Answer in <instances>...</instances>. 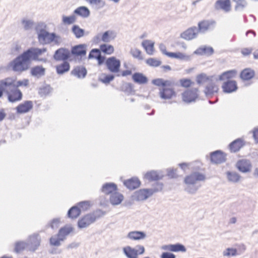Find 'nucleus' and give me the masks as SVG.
I'll use <instances>...</instances> for the list:
<instances>
[{
  "instance_id": "f257e3e1",
  "label": "nucleus",
  "mask_w": 258,
  "mask_h": 258,
  "mask_svg": "<svg viewBox=\"0 0 258 258\" xmlns=\"http://www.w3.org/2000/svg\"><path fill=\"white\" fill-rule=\"evenodd\" d=\"M46 51V48L31 47L17 56L10 62L9 65L15 72H25L30 68L31 61L46 62V58L39 57Z\"/></svg>"
},
{
  "instance_id": "f03ea898",
  "label": "nucleus",
  "mask_w": 258,
  "mask_h": 258,
  "mask_svg": "<svg viewBox=\"0 0 258 258\" xmlns=\"http://www.w3.org/2000/svg\"><path fill=\"white\" fill-rule=\"evenodd\" d=\"M4 93L7 95L8 101L12 103L20 101L23 97L21 90L15 87L12 82H9L5 79L0 80V98Z\"/></svg>"
},
{
  "instance_id": "7ed1b4c3",
  "label": "nucleus",
  "mask_w": 258,
  "mask_h": 258,
  "mask_svg": "<svg viewBox=\"0 0 258 258\" xmlns=\"http://www.w3.org/2000/svg\"><path fill=\"white\" fill-rule=\"evenodd\" d=\"M205 179V174L198 171L192 172L184 178V182L186 184L185 190L189 194H195L201 186L197 184V182L204 181Z\"/></svg>"
},
{
  "instance_id": "20e7f679",
  "label": "nucleus",
  "mask_w": 258,
  "mask_h": 258,
  "mask_svg": "<svg viewBox=\"0 0 258 258\" xmlns=\"http://www.w3.org/2000/svg\"><path fill=\"white\" fill-rule=\"evenodd\" d=\"M106 212L98 209L92 213L86 215L78 222V226L80 228L88 227L90 224L95 222L96 220L105 215Z\"/></svg>"
},
{
  "instance_id": "39448f33",
  "label": "nucleus",
  "mask_w": 258,
  "mask_h": 258,
  "mask_svg": "<svg viewBox=\"0 0 258 258\" xmlns=\"http://www.w3.org/2000/svg\"><path fill=\"white\" fill-rule=\"evenodd\" d=\"M46 25L42 22L38 23L35 27L36 31L38 34V40L40 44H46L50 43L49 41L51 33L45 30Z\"/></svg>"
},
{
  "instance_id": "423d86ee",
  "label": "nucleus",
  "mask_w": 258,
  "mask_h": 258,
  "mask_svg": "<svg viewBox=\"0 0 258 258\" xmlns=\"http://www.w3.org/2000/svg\"><path fill=\"white\" fill-rule=\"evenodd\" d=\"M216 25V22L213 20H204L199 22L197 30L199 33L204 34L209 30H213Z\"/></svg>"
},
{
  "instance_id": "0eeeda50",
  "label": "nucleus",
  "mask_w": 258,
  "mask_h": 258,
  "mask_svg": "<svg viewBox=\"0 0 258 258\" xmlns=\"http://www.w3.org/2000/svg\"><path fill=\"white\" fill-rule=\"evenodd\" d=\"M70 57V51L64 47L59 48L55 50L53 56V59L57 61H66Z\"/></svg>"
},
{
  "instance_id": "6e6552de",
  "label": "nucleus",
  "mask_w": 258,
  "mask_h": 258,
  "mask_svg": "<svg viewBox=\"0 0 258 258\" xmlns=\"http://www.w3.org/2000/svg\"><path fill=\"white\" fill-rule=\"evenodd\" d=\"M120 61L114 56L108 58L105 64L108 70L112 73H117L120 67Z\"/></svg>"
},
{
  "instance_id": "1a4fd4ad",
  "label": "nucleus",
  "mask_w": 258,
  "mask_h": 258,
  "mask_svg": "<svg viewBox=\"0 0 258 258\" xmlns=\"http://www.w3.org/2000/svg\"><path fill=\"white\" fill-rule=\"evenodd\" d=\"M197 88H191L186 90L182 94L183 101L186 103L195 101L199 96Z\"/></svg>"
},
{
  "instance_id": "9d476101",
  "label": "nucleus",
  "mask_w": 258,
  "mask_h": 258,
  "mask_svg": "<svg viewBox=\"0 0 258 258\" xmlns=\"http://www.w3.org/2000/svg\"><path fill=\"white\" fill-rule=\"evenodd\" d=\"M211 162L213 164H219L226 160V154L221 150H217L210 153Z\"/></svg>"
},
{
  "instance_id": "9b49d317",
  "label": "nucleus",
  "mask_w": 258,
  "mask_h": 258,
  "mask_svg": "<svg viewBox=\"0 0 258 258\" xmlns=\"http://www.w3.org/2000/svg\"><path fill=\"white\" fill-rule=\"evenodd\" d=\"M198 34L197 27L196 26H192L182 32L180 35V37L184 40L189 41L196 38L198 36Z\"/></svg>"
},
{
  "instance_id": "f8f14e48",
  "label": "nucleus",
  "mask_w": 258,
  "mask_h": 258,
  "mask_svg": "<svg viewBox=\"0 0 258 258\" xmlns=\"http://www.w3.org/2000/svg\"><path fill=\"white\" fill-rule=\"evenodd\" d=\"M236 167L242 173H248L251 171L252 164L248 159H241L236 162Z\"/></svg>"
},
{
  "instance_id": "ddd939ff",
  "label": "nucleus",
  "mask_w": 258,
  "mask_h": 258,
  "mask_svg": "<svg viewBox=\"0 0 258 258\" xmlns=\"http://www.w3.org/2000/svg\"><path fill=\"white\" fill-rule=\"evenodd\" d=\"M151 196L152 193L150 192L149 188H143L135 191L133 197L135 201H143Z\"/></svg>"
},
{
  "instance_id": "4468645a",
  "label": "nucleus",
  "mask_w": 258,
  "mask_h": 258,
  "mask_svg": "<svg viewBox=\"0 0 258 258\" xmlns=\"http://www.w3.org/2000/svg\"><path fill=\"white\" fill-rule=\"evenodd\" d=\"M40 236L38 234H34L29 236L27 243L28 248L29 250L34 251L40 245Z\"/></svg>"
},
{
  "instance_id": "2eb2a0df",
  "label": "nucleus",
  "mask_w": 258,
  "mask_h": 258,
  "mask_svg": "<svg viewBox=\"0 0 258 258\" xmlns=\"http://www.w3.org/2000/svg\"><path fill=\"white\" fill-rule=\"evenodd\" d=\"M87 45L86 44H80L76 45L72 47L70 51L71 54L75 56H80L81 57L85 56L87 53Z\"/></svg>"
},
{
  "instance_id": "dca6fc26",
  "label": "nucleus",
  "mask_w": 258,
  "mask_h": 258,
  "mask_svg": "<svg viewBox=\"0 0 258 258\" xmlns=\"http://www.w3.org/2000/svg\"><path fill=\"white\" fill-rule=\"evenodd\" d=\"M174 90L171 88L164 87L160 89V97L163 99H170L173 97L176 96Z\"/></svg>"
},
{
  "instance_id": "f3484780",
  "label": "nucleus",
  "mask_w": 258,
  "mask_h": 258,
  "mask_svg": "<svg viewBox=\"0 0 258 258\" xmlns=\"http://www.w3.org/2000/svg\"><path fill=\"white\" fill-rule=\"evenodd\" d=\"M89 59L95 58L98 60V63L99 65L102 64L105 60V57L101 55V52L99 49L93 48L92 49L88 57Z\"/></svg>"
},
{
  "instance_id": "a211bd4d",
  "label": "nucleus",
  "mask_w": 258,
  "mask_h": 258,
  "mask_svg": "<svg viewBox=\"0 0 258 258\" xmlns=\"http://www.w3.org/2000/svg\"><path fill=\"white\" fill-rule=\"evenodd\" d=\"M33 106L32 101H25L23 103L20 104L16 107L17 112L18 113H25L29 112Z\"/></svg>"
},
{
  "instance_id": "6ab92c4d",
  "label": "nucleus",
  "mask_w": 258,
  "mask_h": 258,
  "mask_svg": "<svg viewBox=\"0 0 258 258\" xmlns=\"http://www.w3.org/2000/svg\"><path fill=\"white\" fill-rule=\"evenodd\" d=\"M244 145V141L241 139L238 138L232 142L229 145V149L231 152L236 153L239 151Z\"/></svg>"
},
{
  "instance_id": "aec40b11",
  "label": "nucleus",
  "mask_w": 258,
  "mask_h": 258,
  "mask_svg": "<svg viewBox=\"0 0 258 258\" xmlns=\"http://www.w3.org/2000/svg\"><path fill=\"white\" fill-rule=\"evenodd\" d=\"M214 52V49L211 46L204 45L197 49L194 53L200 55L211 56Z\"/></svg>"
},
{
  "instance_id": "412c9836",
  "label": "nucleus",
  "mask_w": 258,
  "mask_h": 258,
  "mask_svg": "<svg viewBox=\"0 0 258 258\" xmlns=\"http://www.w3.org/2000/svg\"><path fill=\"white\" fill-rule=\"evenodd\" d=\"M222 88L223 92L227 93H230L235 91L237 89L236 81L229 80L224 83Z\"/></svg>"
},
{
  "instance_id": "4be33fe9",
  "label": "nucleus",
  "mask_w": 258,
  "mask_h": 258,
  "mask_svg": "<svg viewBox=\"0 0 258 258\" xmlns=\"http://www.w3.org/2000/svg\"><path fill=\"white\" fill-rule=\"evenodd\" d=\"M214 7L216 10L222 9L228 12L230 9V0H218L216 2Z\"/></svg>"
},
{
  "instance_id": "5701e85b",
  "label": "nucleus",
  "mask_w": 258,
  "mask_h": 258,
  "mask_svg": "<svg viewBox=\"0 0 258 258\" xmlns=\"http://www.w3.org/2000/svg\"><path fill=\"white\" fill-rule=\"evenodd\" d=\"M101 191L106 195H111L117 190V185L112 182L104 184L101 189Z\"/></svg>"
},
{
  "instance_id": "b1692460",
  "label": "nucleus",
  "mask_w": 258,
  "mask_h": 258,
  "mask_svg": "<svg viewBox=\"0 0 258 258\" xmlns=\"http://www.w3.org/2000/svg\"><path fill=\"white\" fill-rule=\"evenodd\" d=\"M32 76L39 78L45 74V69L42 66H36L32 67L30 70Z\"/></svg>"
},
{
  "instance_id": "393cba45",
  "label": "nucleus",
  "mask_w": 258,
  "mask_h": 258,
  "mask_svg": "<svg viewBox=\"0 0 258 258\" xmlns=\"http://www.w3.org/2000/svg\"><path fill=\"white\" fill-rule=\"evenodd\" d=\"M87 74L86 69L82 66H77L75 67L72 71L71 74L78 78L83 79Z\"/></svg>"
},
{
  "instance_id": "a878e982",
  "label": "nucleus",
  "mask_w": 258,
  "mask_h": 258,
  "mask_svg": "<svg viewBox=\"0 0 258 258\" xmlns=\"http://www.w3.org/2000/svg\"><path fill=\"white\" fill-rule=\"evenodd\" d=\"M124 185L130 189H135L140 186L141 182L137 177H132L125 180Z\"/></svg>"
},
{
  "instance_id": "bb28decb",
  "label": "nucleus",
  "mask_w": 258,
  "mask_h": 258,
  "mask_svg": "<svg viewBox=\"0 0 258 258\" xmlns=\"http://www.w3.org/2000/svg\"><path fill=\"white\" fill-rule=\"evenodd\" d=\"M74 14L83 18H87L90 15L89 9L85 6H81L76 9Z\"/></svg>"
},
{
  "instance_id": "cd10ccee",
  "label": "nucleus",
  "mask_w": 258,
  "mask_h": 258,
  "mask_svg": "<svg viewBox=\"0 0 258 258\" xmlns=\"http://www.w3.org/2000/svg\"><path fill=\"white\" fill-rule=\"evenodd\" d=\"M123 200V196L122 194L117 191L114 192L110 196L109 201L112 205H118L121 203Z\"/></svg>"
},
{
  "instance_id": "c85d7f7f",
  "label": "nucleus",
  "mask_w": 258,
  "mask_h": 258,
  "mask_svg": "<svg viewBox=\"0 0 258 258\" xmlns=\"http://www.w3.org/2000/svg\"><path fill=\"white\" fill-rule=\"evenodd\" d=\"M163 175H160L159 173L154 170L147 172L144 176V178L149 181H157L162 178Z\"/></svg>"
},
{
  "instance_id": "c756f323",
  "label": "nucleus",
  "mask_w": 258,
  "mask_h": 258,
  "mask_svg": "<svg viewBox=\"0 0 258 258\" xmlns=\"http://www.w3.org/2000/svg\"><path fill=\"white\" fill-rule=\"evenodd\" d=\"M73 228L71 226L66 225L61 227L57 234V236L60 237L63 240L66 239L67 236L73 231Z\"/></svg>"
},
{
  "instance_id": "7c9ffc66",
  "label": "nucleus",
  "mask_w": 258,
  "mask_h": 258,
  "mask_svg": "<svg viewBox=\"0 0 258 258\" xmlns=\"http://www.w3.org/2000/svg\"><path fill=\"white\" fill-rule=\"evenodd\" d=\"M255 75L254 71L250 68H246L242 70L240 74V78L244 81L249 80Z\"/></svg>"
},
{
  "instance_id": "2f4dec72",
  "label": "nucleus",
  "mask_w": 258,
  "mask_h": 258,
  "mask_svg": "<svg viewBox=\"0 0 258 258\" xmlns=\"http://www.w3.org/2000/svg\"><path fill=\"white\" fill-rule=\"evenodd\" d=\"M133 81L139 84H145L148 82V78L141 73H135L132 76Z\"/></svg>"
},
{
  "instance_id": "473e14b6",
  "label": "nucleus",
  "mask_w": 258,
  "mask_h": 258,
  "mask_svg": "<svg viewBox=\"0 0 258 258\" xmlns=\"http://www.w3.org/2000/svg\"><path fill=\"white\" fill-rule=\"evenodd\" d=\"M226 175L228 181L232 183L238 182L241 178L240 175L235 171H227Z\"/></svg>"
},
{
  "instance_id": "72a5a7b5",
  "label": "nucleus",
  "mask_w": 258,
  "mask_h": 258,
  "mask_svg": "<svg viewBox=\"0 0 258 258\" xmlns=\"http://www.w3.org/2000/svg\"><path fill=\"white\" fill-rule=\"evenodd\" d=\"M142 46L149 55H152L154 52V42L150 40H145L142 43Z\"/></svg>"
},
{
  "instance_id": "f704fd0d",
  "label": "nucleus",
  "mask_w": 258,
  "mask_h": 258,
  "mask_svg": "<svg viewBox=\"0 0 258 258\" xmlns=\"http://www.w3.org/2000/svg\"><path fill=\"white\" fill-rule=\"evenodd\" d=\"M70 69V64L67 61H63L61 63L56 66V71L57 74L62 75L68 72Z\"/></svg>"
},
{
  "instance_id": "c9c22d12",
  "label": "nucleus",
  "mask_w": 258,
  "mask_h": 258,
  "mask_svg": "<svg viewBox=\"0 0 258 258\" xmlns=\"http://www.w3.org/2000/svg\"><path fill=\"white\" fill-rule=\"evenodd\" d=\"M5 79L9 82H12L14 86L17 88L20 86L27 87L29 85V80L27 79H24L23 80H19L18 81L11 77L6 78Z\"/></svg>"
},
{
  "instance_id": "e433bc0d",
  "label": "nucleus",
  "mask_w": 258,
  "mask_h": 258,
  "mask_svg": "<svg viewBox=\"0 0 258 258\" xmlns=\"http://www.w3.org/2000/svg\"><path fill=\"white\" fill-rule=\"evenodd\" d=\"M127 237L133 240H141L144 239L146 237V235L144 232L134 231L130 232Z\"/></svg>"
},
{
  "instance_id": "4c0bfd02",
  "label": "nucleus",
  "mask_w": 258,
  "mask_h": 258,
  "mask_svg": "<svg viewBox=\"0 0 258 258\" xmlns=\"http://www.w3.org/2000/svg\"><path fill=\"white\" fill-rule=\"evenodd\" d=\"M214 76H208L204 73H202L197 76L196 81L198 84H203L206 82L209 83L212 81H213Z\"/></svg>"
},
{
  "instance_id": "58836bf2",
  "label": "nucleus",
  "mask_w": 258,
  "mask_h": 258,
  "mask_svg": "<svg viewBox=\"0 0 258 258\" xmlns=\"http://www.w3.org/2000/svg\"><path fill=\"white\" fill-rule=\"evenodd\" d=\"M218 87L213 83V81L210 82L206 86L205 90V93L207 96L213 95L214 93L217 92Z\"/></svg>"
},
{
  "instance_id": "ea45409f",
  "label": "nucleus",
  "mask_w": 258,
  "mask_h": 258,
  "mask_svg": "<svg viewBox=\"0 0 258 258\" xmlns=\"http://www.w3.org/2000/svg\"><path fill=\"white\" fill-rule=\"evenodd\" d=\"M123 251L127 258H138L137 251L130 246L124 247Z\"/></svg>"
},
{
  "instance_id": "a19ab883",
  "label": "nucleus",
  "mask_w": 258,
  "mask_h": 258,
  "mask_svg": "<svg viewBox=\"0 0 258 258\" xmlns=\"http://www.w3.org/2000/svg\"><path fill=\"white\" fill-rule=\"evenodd\" d=\"M72 32L76 38H80L85 35V30L78 25H74L72 28Z\"/></svg>"
},
{
  "instance_id": "79ce46f5",
  "label": "nucleus",
  "mask_w": 258,
  "mask_h": 258,
  "mask_svg": "<svg viewBox=\"0 0 258 258\" xmlns=\"http://www.w3.org/2000/svg\"><path fill=\"white\" fill-rule=\"evenodd\" d=\"M115 37L114 32L112 31L108 30L102 34L101 40L104 42H109L111 39H113Z\"/></svg>"
},
{
  "instance_id": "37998d69",
  "label": "nucleus",
  "mask_w": 258,
  "mask_h": 258,
  "mask_svg": "<svg viewBox=\"0 0 258 258\" xmlns=\"http://www.w3.org/2000/svg\"><path fill=\"white\" fill-rule=\"evenodd\" d=\"M81 214V210L78 206H73L68 211V216L71 219L77 218Z\"/></svg>"
},
{
  "instance_id": "c03bdc74",
  "label": "nucleus",
  "mask_w": 258,
  "mask_h": 258,
  "mask_svg": "<svg viewBox=\"0 0 258 258\" xmlns=\"http://www.w3.org/2000/svg\"><path fill=\"white\" fill-rule=\"evenodd\" d=\"M237 74L235 70H231L223 73L219 77V80H224L225 79H229L234 78Z\"/></svg>"
},
{
  "instance_id": "a18cd8bd",
  "label": "nucleus",
  "mask_w": 258,
  "mask_h": 258,
  "mask_svg": "<svg viewBox=\"0 0 258 258\" xmlns=\"http://www.w3.org/2000/svg\"><path fill=\"white\" fill-rule=\"evenodd\" d=\"M100 50L107 54H111L114 52V47L111 45L103 44L100 46Z\"/></svg>"
},
{
  "instance_id": "49530a36",
  "label": "nucleus",
  "mask_w": 258,
  "mask_h": 258,
  "mask_svg": "<svg viewBox=\"0 0 258 258\" xmlns=\"http://www.w3.org/2000/svg\"><path fill=\"white\" fill-rule=\"evenodd\" d=\"M25 248H28L27 243L23 241H19L15 243L14 251L17 253H19L23 250Z\"/></svg>"
},
{
  "instance_id": "de8ad7c7",
  "label": "nucleus",
  "mask_w": 258,
  "mask_h": 258,
  "mask_svg": "<svg viewBox=\"0 0 258 258\" xmlns=\"http://www.w3.org/2000/svg\"><path fill=\"white\" fill-rule=\"evenodd\" d=\"M52 89L49 85H46L39 90V94L41 96H46L52 91Z\"/></svg>"
},
{
  "instance_id": "09e8293b",
  "label": "nucleus",
  "mask_w": 258,
  "mask_h": 258,
  "mask_svg": "<svg viewBox=\"0 0 258 258\" xmlns=\"http://www.w3.org/2000/svg\"><path fill=\"white\" fill-rule=\"evenodd\" d=\"M163 187V184L161 182H156L155 185L150 188H149L150 192L152 193V196L155 193L161 191Z\"/></svg>"
},
{
  "instance_id": "8fccbe9b",
  "label": "nucleus",
  "mask_w": 258,
  "mask_h": 258,
  "mask_svg": "<svg viewBox=\"0 0 258 258\" xmlns=\"http://www.w3.org/2000/svg\"><path fill=\"white\" fill-rule=\"evenodd\" d=\"M237 254V249L233 248H227L223 252V255L226 256H233L236 255Z\"/></svg>"
},
{
  "instance_id": "3c124183",
  "label": "nucleus",
  "mask_w": 258,
  "mask_h": 258,
  "mask_svg": "<svg viewBox=\"0 0 258 258\" xmlns=\"http://www.w3.org/2000/svg\"><path fill=\"white\" fill-rule=\"evenodd\" d=\"M22 23L25 30H29L32 29L34 26V22L31 20L23 19Z\"/></svg>"
},
{
  "instance_id": "603ef678",
  "label": "nucleus",
  "mask_w": 258,
  "mask_h": 258,
  "mask_svg": "<svg viewBox=\"0 0 258 258\" xmlns=\"http://www.w3.org/2000/svg\"><path fill=\"white\" fill-rule=\"evenodd\" d=\"M76 21V16L74 15H71L70 16H63L62 17V22L64 24H72L75 23Z\"/></svg>"
},
{
  "instance_id": "864d4df0",
  "label": "nucleus",
  "mask_w": 258,
  "mask_h": 258,
  "mask_svg": "<svg viewBox=\"0 0 258 258\" xmlns=\"http://www.w3.org/2000/svg\"><path fill=\"white\" fill-rule=\"evenodd\" d=\"M60 237L55 236H52L50 238L49 242L50 245L55 246H59L60 245V241H63L62 239H60Z\"/></svg>"
},
{
  "instance_id": "5fc2aeb1",
  "label": "nucleus",
  "mask_w": 258,
  "mask_h": 258,
  "mask_svg": "<svg viewBox=\"0 0 258 258\" xmlns=\"http://www.w3.org/2000/svg\"><path fill=\"white\" fill-rule=\"evenodd\" d=\"M235 2L236 5L235 6V10H243L247 5V3L245 0H232Z\"/></svg>"
},
{
  "instance_id": "6e6d98bb",
  "label": "nucleus",
  "mask_w": 258,
  "mask_h": 258,
  "mask_svg": "<svg viewBox=\"0 0 258 258\" xmlns=\"http://www.w3.org/2000/svg\"><path fill=\"white\" fill-rule=\"evenodd\" d=\"M49 41H50V43L54 42L55 44L59 45L61 42L62 40L60 36L56 35L54 33H51Z\"/></svg>"
},
{
  "instance_id": "4d7b16f0",
  "label": "nucleus",
  "mask_w": 258,
  "mask_h": 258,
  "mask_svg": "<svg viewBox=\"0 0 258 258\" xmlns=\"http://www.w3.org/2000/svg\"><path fill=\"white\" fill-rule=\"evenodd\" d=\"M60 223L59 218H54L52 219L48 224L47 225V227H50L52 229H56L58 227Z\"/></svg>"
},
{
  "instance_id": "13d9d810",
  "label": "nucleus",
  "mask_w": 258,
  "mask_h": 258,
  "mask_svg": "<svg viewBox=\"0 0 258 258\" xmlns=\"http://www.w3.org/2000/svg\"><path fill=\"white\" fill-rule=\"evenodd\" d=\"M132 55L135 58L139 60L143 59V57L141 55V51L137 48H132L130 51Z\"/></svg>"
},
{
  "instance_id": "bf43d9fd",
  "label": "nucleus",
  "mask_w": 258,
  "mask_h": 258,
  "mask_svg": "<svg viewBox=\"0 0 258 258\" xmlns=\"http://www.w3.org/2000/svg\"><path fill=\"white\" fill-rule=\"evenodd\" d=\"M146 63L150 66L157 67L161 64V61L154 58H149L146 60Z\"/></svg>"
},
{
  "instance_id": "052dcab7",
  "label": "nucleus",
  "mask_w": 258,
  "mask_h": 258,
  "mask_svg": "<svg viewBox=\"0 0 258 258\" xmlns=\"http://www.w3.org/2000/svg\"><path fill=\"white\" fill-rule=\"evenodd\" d=\"M186 250V248L182 244L177 243L173 244V252H185Z\"/></svg>"
},
{
  "instance_id": "680f3d73",
  "label": "nucleus",
  "mask_w": 258,
  "mask_h": 258,
  "mask_svg": "<svg viewBox=\"0 0 258 258\" xmlns=\"http://www.w3.org/2000/svg\"><path fill=\"white\" fill-rule=\"evenodd\" d=\"M89 4L99 6L100 8L103 7L105 5V2L103 0H85Z\"/></svg>"
},
{
  "instance_id": "e2e57ef3",
  "label": "nucleus",
  "mask_w": 258,
  "mask_h": 258,
  "mask_svg": "<svg viewBox=\"0 0 258 258\" xmlns=\"http://www.w3.org/2000/svg\"><path fill=\"white\" fill-rule=\"evenodd\" d=\"M78 206L81 211H86L90 207V203L88 201H83L79 203Z\"/></svg>"
},
{
  "instance_id": "0e129e2a",
  "label": "nucleus",
  "mask_w": 258,
  "mask_h": 258,
  "mask_svg": "<svg viewBox=\"0 0 258 258\" xmlns=\"http://www.w3.org/2000/svg\"><path fill=\"white\" fill-rule=\"evenodd\" d=\"M180 85L185 88H188L190 86L191 84V81L188 79H182L179 80Z\"/></svg>"
},
{
  "instance_id": "69168bd1",
  "label": "nucleus",
  "mask_w": 258,
  "mask_h": 258,
  "mask_svg": "<svg viewBox=\"0 0 258 258\" xmlns=\"http://www.w3.org/2000/svg\"><path fill=\"white\" fill-rule=\"evenodd\" d=\"M124 91L128 94L135 93L133 85L131 83H126L124 86Z\"/></svg>"
},
{
  "instance_id": "338daca9",
  "label": "nucleus",
  "mask_w": 258,
  "mask_h": 258,
  "mask_svg": "<svg viewBox=\"0 0 258 258\" xmlns=\"http://www.w3.org/2000/svg\"><path fill=\"white\" fill-rule=\"evenodd\" d=\"M152 83L158 87H163L164 88V79L162 78L154 79L152 81Z\"/></svg>"
},
{
  "instance_id": "774afa93",
  "label": "nucleus",
  "mask_w": 258,
  "mask_h": 258,
  "mask_svg": "<svg viewBox=\"0 0 258 258\" xmlns=\"http://www.w3.org/2000/svg\"><path fill=\"white\" fill-rule=\"evenodd\" d=\"M177 169H168L167 175L170 178H175L178 177L176 174Z\"/></svg>"
}]
</instances>
